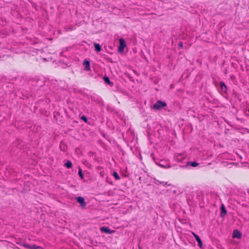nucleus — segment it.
<instances>
[{"label":"nucleus","instance_id":"obj_1","mask_svg":"<svg viewBox=\"0 0 249 249\" xmlns=\"http://www.w3.org/2000/svg\"><path fill=\"white\" fill-rule=\"evenodd\" d=\"M167 104L165 102L159 100L153 105V108L156 110H160L162 107H166Z\"/></svg>","mask_w":249,"mask_h":249},{"label":"nucleus","instance_id":"obj_2","mask_svg":"<svg viewBox=\"0 0 249 249\" xmlns=\"http://www.w3.org/2000/svg\"><path fill=\"white\" fill-rule=\"evenodd\" d=\"M126 47L125 40L123 38L119 39V46L118 47L119 52H123Z\"/></svg>","mask_w":249,"mask_h":249},{"label":"nucleus","instance_id":"obj_3","mask_svg":"<svg viewBox=\"0 0 249 249\" xmlns=\"http://www.w3.org/2000/svg\"><path fill=\"white\" fill-rule=\"evenodd\" d=\"M77 201L80 204V206L82 208H85L86 206V203L85 201V199L83 197L78 196L76 198Z\"/></svg>","mask_w":249,"mask_h":249},{"label":"nucleus","instance_id":"obj_4","mask_svg":"<svg viewBox=\"0 0 249 249\" xmlns=\"http://www.w3.org/2000/svg\"><path fill=\"white\" fill-rule=\"evenodd\" d=\"M22 246L24 248L28 249H42L41 247L36 246V245L35 244L32 245H28V244H23Z\"/></svg>","mask_w":249,"mask_h":249},{"label":"nucleus","instance_id":"obj_5","mask_svg":"<svg viewBox=\"0 0 249 249\" xmlns=\"http://www.w3.org/2000/svg\"><path fill=\"white\" fill-rule=\"evenodd\" d=\"M100 231L102 232H105L107 234L112 233L114 232V231H111L108 228L106 227H102L100 228Z\"/></svg>","mask_w":249,"mask_h":249},{"label":"nucleus","instance_id":"obj_6","mask_svg":"<svg viewBox=\"0 0 249 249\" xmlns=\"http://www.w3.org/2000/svg\"><path fill=\"white\" fill-rule=\"evenodd\" d=\"M193 234L195 237V239H196V240L197 241L198 246L200 247V248H202V242L199 236L194 232H193Z\"/></svg>","mask_w":249,"mask_h":249},{"label":"nucleus","instance_id":"obj_7","mask_svg":"<svg viewBox=\"0 0 249 249\" xmlns=\"http://www.w3.org/2000/svg\"><path fill=\"white\" fill-rule=\"evenodd\" d=\"M242 236L241 233L238 230H234L233 232L232 237L240 238Z\"/></svg>","mask_w":249,"mask_h":249},{"label":"nucleus","instance_id":"obj_8","mask_svg":"<svg viewBox=\"0 0 249 249\" xmlns=\"http://www.w3.org/2000/svg\"><path fill=\"white\" fill-rule=\"evenodd\" d=\"M221 212L220 213V216L221 217H223L225 216L226 213H227L226 209L225 208V206L223 204L221 205Z\"/></svg>","mask_w":249,"mask_h":249},{"label":"nucleus","instance_id":"obj_9","mask_svg":"<svg viewBox=\"0 0 249 249\" xmlns=\"http://www.w3.org/2000/svg\"><path fill=\"white\" fill-rule=\"evenodd\" d=\"M220 88H221V89L222 91H223L224 92L227 91V87L223 82H220Z\"/></svg>","mask_w":249,"mask_h":249},{"label":"nucleus","instance_id":"obj_10","mask_svg":"<svg viewBox=\"0 0 249 249\" xmlns=\"http://www.w3.org/2000/svg\"><path fill=\"white\" fill-rule=\"evenodd\" d=\"M84 65L85 66V70L89 71L90 70V62L88 60H85L84 61Z\"/></svg>","mask_w":249,"mask_h":249},{"label":"nucleus","instance_id":"obj_11","mask_svg":"<svg viewBox=\"0 0 249 249\" xmlns=\"http://www.w3.org/2000/svg\"><path fill=\"white\" fill-rule=\"evenodd\" d=\"M95 49L97 52H100L101 50V47L99 43H94Z\"/></svg>","mask_w":249,"mask_h":249},{"label":"nucleus","instance_id":"obj_12","mask_svg":"<svg viewBox=\"0 0 249 249\" xmlns=\"http://www.w3.org/2000/svg\"><path fill=\"white\" fill-rule=\"evenodd\" d=\"M72 163L71 161L68 160L65 163V166L67 168H71L72 167Z\"/></svg>","mask_w":249,"mask_h":249},{"label":"nucleus","instance_id":"obj_13","mask_svg":"<svg viewBox=\"0 0 249 249\" xmlns=\"http://www.w3.org/2000/svg\"><path fill=\"white\" fill-rule=\"evenodd\" d=\"M112 175L116 180H119L120 179L119 175L116 172H114Z\"/></svg>","mask_w":249,"mask_h":249},{"label":"nucleus","instance_id":"obj_14","mask_svg":"<svg viewBox=\"0 0 249 249\" xmlns=\"http://www.w3.org/2000/svg\"><path fill=\"white\" fill-rule=\"evenodd\" d=\"M78 174L80 176V177L81 178H84V175L82 173V170L81 168H79V170H78Z\"/></svg>","mask_w":249,"mask_h":249},{"label":"nucleus","instance_id":"obj_15","mask_svg":"<svg viewBox=\"0 0 249 249\" xmlns=\"http://www.w3.org/2000/svg\"><path fill=\"white\" fill-rule=\"evenodd\" d=\"M104 81H105L106 83H107V84H110V80H109V78L107 76H104Z\"/></svg>","mask_w":249,"mask_h":249},{"label":"nucleus","instance_id":"obj_16","mask_svg":"<svg viewBox=\"0 0 249 249\" xmlns=\"http://www.w3.org/2000/svg\"><path fill=\"white\" fill-rule=\"evenodd\" d=\"M190 164L193 167H196L198 165L199 163L196 162L194 161L191 162Z\"/></svg>","mask_w":249,"mask_h":249},{"label":"nucleus","instance_id":"obj_17","mask_svg":"<svg viewBox=\"0 0 249 249\" xmlns=\"http://www.w3.org/2000/svg\"><path fill=\"white\" fill-rule=\"evenodd\" d=\"M81 119L83 120L85 122H87V121H88L87 118L85 116H82Z\"/></svg>","mask_w":249,"mask_h":249},{"label":"nucleus","instance_id":"obj_18","mask_svg":"<svg viewBox=\"0 0 249 249\" xmlns=\"http://www.w3.org/2000/svg\"><path fill=\"white\" fill-rule=\"evenodd\" d=\"M178 46L180 48H183V43L180 42L179 44H178Z\"/></svg>","mask_w":249,"mask_h":249},{"label":"nucleus","instance_id":"obj_19","mask_svg":"<svg viewBox=\"0 0 249 249\" xmlns=\"http://www.w3.org/2000/svg\"><path fill=\"white\" fill-rule=\"evenodd\" d=\"M159 165L162 168H166L165 166H163V165L161 164H159Z\"/></svg>","mask_w":249,"mask_h":249},{"label":"nucleus","instance_id":"obj_20","mask_svg":"<svg viewBox=\"0 0 249 249\" xmlns=\"http://www.w3.org/2000/svg\"><path fill=\"white\" fill-rule=\"evenodd\" d=\"M170 87H171V88H174V86H173L172 85H171L170 86Z\"/></svg>","mask_w":249,"mask_h":249},{"label":"nucleus","instance_id":"obj_21","mask_svg":"<svg viewBox=\"0 0 249 249\" xmlns=\"http://www.w3.org/2000/svg\"><path fill=\"white\" fill-rule=\"evenodd\" d=\"M248 111H249V108Z\"/></svg>","mask_w":249,"mask_h":249}]
</instances>
